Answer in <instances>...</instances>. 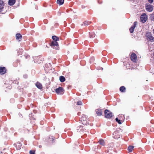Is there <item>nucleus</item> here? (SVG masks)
<instances>
[{"instance_id": "f257e3e1", "label": "nucleus", "mask_w": 154, "mask_h": 154, "mask_svg": "<svg viewBox=\"0 0 154 154\" xmlns=\"http://www.w3.org/2000/svg\"><path fill=\"white\" fill-rule=\"evenodd\" d=\"M52 38L54 41L51 42L50 46L53 48L57 50L59 48V45L57 41L59 40V38L58 37L54 35L52 36Z\"/></svg>"}, {"instance_id": "f03ea898", "label": "nucleus", "mask_w": 154, "mask_h": 154, "mask_svg": "<svg viewBox=\"0 0 154 154\" xmlns=\"http://www.w3.org/2000/svg\"><path fill=\"white\" fill-rule=\"evenodd\" d=\"M112 135L113 137L116 139H118L119 138H120L121 137L119 131H116L114 132Z\"/></svg>"}, {"instance_id": "7ed1b4c3", "label": "nucleus", "mask_w": 154, "mask_h": 154, "mask_svg": "<svg viewBox=\"0 0 154 154\" xmlns=\"http://www.w3.org/2000/svg\"><path fill=\"white\" fill-rule=\"evenodd\" d=\"M146 8L147 11L152 12L153 9V6L149 4H147L146 5Z\"/></svg>"}, {"instance_id": "20e7f679", "label": "nucleus", "mask_w": 154, "mask_h": 154, "mask_svg": "<svg viewBox=\"0 0 154 154\" xmlns=\"http://www.w3.org/2000/svg\"><path fill=\"white\" fill-rule=\"evenodd\" d=\"M147 19V17L145 13L142 14L140 17V20L143 23L145 22Z\"/></svg>"}, {"instance_id": "39448f33", "label": "nucleus", "mask_w": 154, "mask_h": 154, "mask_svg": "<svg viewBox=\"0 0 154 154\" xmlns=\"http://www.w3.org/2000/svg\"><path fill=\"white\" fill-rule=\"evenodd\" d=\"M55 91L58 94H62L64 93V90L62 87H60L55 89Z\"/></svg>"}, {"instance_id": "423d86ee", "label": "nucleus", "mask_w": 154, "mask_h": 154, "mask_svg": "<svg viewBox=\"0 0 154 154\" xmlns=\"http://www.w3.org/2000/svg\"><path fill=\"white\" fill-rule=\"evenodd\" d=\"M81 121L82 122V123L84 125H86L87 123V118L84 115H82L81 119Z\"/></svg>"}, {"instance_id": "0eeeda50", "label": "nucleus", "mask_w": 154, "mask_h": 154, "mask_svg": "<svg viewBox=\"0 0 154 154\" xmlns=\"http://www.w3.org/2000/svg\"><path fill=\"white\" fill-rule=\"evenodd\" d=\"M5 3L2 0H0V13L2 12L4 8Z\"/></svg>"}, {"instance_id": "6e6552de", "label": "nucleus", "mask_w": 154, "mask_h": 154, "mask_svg": "<svg viewBox=\"0 0 154 154\" xmlns=\"http://www.w3.org/2000/svg\"><path fill=\"white\" fill-rule=\"evenodd\" d=\"M131 60L134 62H136L137 60V56L134 53H132L131 57Z\"/></svg>"}, {"instance_id": "1a4fd4ad", "label": "nucleus", "mask_w": 154, "mask_h": 154, "mask_svg": "<svg viewBox=\"0 0 154 154\" xmlns=\"http://www.w3.org/2000/svg\"><path fill=\"white\" fill-rule=\"evenodd\" d=\"M112 117V113L106 109V118H110Z\"/></svg>"}, {"instance_id": "9d476101", "label": "nucleus", "mask_w": 154, "mask_h": 154, "mask_svg": "<svg viewBox=\"0 0 154 154\" xmlns=\"http://www.w3.org/2000/svg\"><path fill=\"white\" fill-rule=\"evenodd\" d=\"M6 72V69L5 67L0 68V73L2 74H5Z\"/></svg>"}, {"instance_id": "9b49d317", "label": "nucleus", "mask_w": 154, "mask_h": 154, "mask_svg": "<svg viewBox=\"0 0 154 154\" xmlns=\"http://www.w3.org/2000/svg\"><path fill=\"white\" fill-rule=\"evenodd\" d=\"M22 145L20 142H17L15 145V146L17 150H19L21 149Z\"/></svg>"}, {"instance_id": "f8f14e48", "label": "nucleus", "mask_w": 154, "mask_h": 154, "mask_svg": "<svg viewBox=\"0 0 154 154\" xmlns=\"http://www.w3.org/2000/svg\"><path fill=\"white\" fill-rule=\"evenodd\" d=\"M77 129L79 130H80V131H79V132L80 131L82 132H84V131H85V130H86L85 128H83V127L82 126H79L77 128Z\"/></svg>"}, {"instance_id": "ddd939ff", "label": "nucleus", "mask_w": 154, "mask_h": 154, "mask_svg": "<svg viewBox=\"0 0 154 154\" xmlns=\"http://www.w3.org/2000/svg\"><path fill=\"white\" fill-rule=\"evenodd\" d=\"M147 37L148 39H149L150 41H152L154 39V38L149 33L147 34Z\"/></svg>"}, {"instance_id": "4468645a", "label": "nucleus", "mask_w": 154, "mask_h": 154, "mask_svg": "<svg viewBox=\"0 0 154 154\" xmlns=\"http://www.w3.org/2000/svg\"><path fill=\"white\" fill-rule=\"evenodd\" d=\"M95 111L96 114L98 116H100L102 115L101 110L100 109H97Z\"/></svg>"}, {"instance_id": "2eb2a0df", "label": "nucleus", "mask_w": 154, "mask_h": 154, "mask_svg": "<svg viewBox=\"0 0 154 154\" xmlns=\"http://www.w3.org/2000/svg\"><path fill=\"white\" fill-rule=\"evenodd\" d=\"M15 0H9L8 4L10 5H13L15 4Z\"/></svg>"}, {"instance_id": "dca6fc26", "label": "nucleus", "mask_w": 154, "mask_h": 154, "mask_svg": "<svg viewBox=\"0 0 154 154\" xmlns=\"http://www.w3.org/2000/svg\"><path fill=\"white\" fill-rule=\"evenodd\" d=\"M110 146L109 144L107 146L108 147H107V148L109 149H108L107 150L108 152L112 151V147L113 145L112 144L110 145Z\"/></svg>"}, {"instance_id": "f3484780", "label": "nucleus", "mask_w": 154, "mask_h": 154, "mask_svg": "<svg viewBox=\"0 0 154 154\" xmlns=\"http://www.w3.org/2000/svg\"><path fill=\"white\" fill-rule=\"evenodd\" d=\"M35 85L39 89L42 88V84L39 82H37L35 84Z\"/></svg>"}, {"instance_id": "a211bd4d", "label": "nucleus", "mask_w": 154, "mask_h": 154, "mask_svg": "<svg viewBox=\"0 0 154 154\" xmlns=\"http://www.w3.org/2000/svg\"><path fill=\"white\" fill-rule=\"evenodd\" d=\"M99 142L100 144L102 145L105 146V142L102 139H100L99 140Z\"/></svg>"}, {"instance_id": "6ab92c4d", "label": "nucleus", "mask_w": 154, "mask_h": 154, "mask_svg": "<svg viewBox=\"0 0 154 154\" xmlns=\"http://www.w3.org/2000/svg\"><path fill=\"white\" fill-rule=\"evenodd\" d=\"M59 79L60 82H64L65 80V77L62 76H60L59 78Z\"/></svg>"}, {"instance_id": "aec40b11", "label": "nucleus", "mask_w": 154, "mask_h": 154, "mask_svg": "<svg viewBox=\"0 0 154 154\" xmlns=\"http://www.w3.org/2000/svg\"><path fill=\"white\" fill-rule=\"evenodd\" d=\"M64 0H57V3L60 5H62L64 3Z\"/></svg>"}, {"instance_id": "412c9836", "label": "nucleus", "mask_w": 154, "mask_h": 154, "mask_svg": "<svg viewBox=\"0 0 154 154\" xmlns=\"http://www.w3.org/2000/svg\"><path fill=\"white\" fill-rule=\"evenodd\" d=\"M16 37L17 39H20L22 38V35L20 34L17 33L16 34Z\"/></svg>"}, {"instance_id": "4be33fe9", "label": "nucleus", "mask_w": 154, "mask_h": 154, "mask_svg": "<svg viewBox=\"0 0 154 154\" xmlns=\"http://www.w3.org/2000/svg\"><path fill=\"white\" fill-rule=\"evenodd\" d=\"M90 36L91 38H93L95 37V34L93 32H90L89 33Z\"/></svg>"}, {"instance_id": "5701e85b", "label": "nucleus", "mask_w": 154, "mask_h": 154, "mask_svg": "<svg viewBox=\"0 0 154 154\" xmlns=\"http://www.w3.org/2000/svg\"><path fill=\"white\" fill-rule=\"evenodd\" d=\"M134 148V146H129L128 147V150L129 151V152H131L132 151L133 149Z\"/></svg>"}, {"instance_id": "b1692460", "label": "nucleus", "mask_w": 154, "mask_h": 154, "mask_svg": "<svg viewBox=\"0 0 154 154\" xmlns=\"http://www.w3.org/2000/svg\"><path fill=\"white\" fill-rule=\"evenodd\" d=\"M125 88L124 86H122L120 88V90L122 92H124L125 91Z\"/></svg>"}, {"instance_id": "393cba45", "label": "nucleus", "mask_w": 154, "mask_h": 154, "mask_svg": "<svg viewBox=\"0 0 154 154\" xmlns=\"http://www.w3.org/2000/svg\"><path fill=\"white\" fill-rule=\"evenodd\" d=\"M91 23V22L90 21H85L84 23V24L85 26H87L90 23Z\"/></svg>"}, {"instance_id": "a878e982", "label": "nucleus", "mask_w": 154, "mask_h": 154, "mask_svg": "<svg viewBox=\"0 0 154 154\" xmlns=\"http://www.w3.org/2000/svg\"><path fill=\"white\" fill-rule=\"evenodd\" d=\"M150 17L152 20L154 21V13L150 15Z\"/></svg>"}, {"instance_id": "bb28decb", "label": "nucleus", "mask_w": 154, "mask_h": 154, "mask_svg": "<svg viewBox=\"0 0 154 154\" xmlns=\"http://www.w3.org/2000/svg\"><path fill=\"white\" fill-rule=\"evenodd\" d=\"M134 28V26H132L130 29L129 30L131 33H132L133 32Z\"/></svg>"}, {"instance_id": "cd10ccee", "label": "nucleus", "mask_w": 154, "mask_h": 154, "mask_svg": "<svg viewBox=\"0 0 154 154\" xmlns=\"http://www.w3.org/2000/svg\"><path fill=\"white\" fill-rule=\"evenodd\" d=\"M116 121L118 122L119 124H121L122 123L120 120L118 118H116Z\"/></svg>"}, {"instance_id": "c85d7f7f", "label": "nucleus", "mask_w": 154, "mask_h": 154, "mask_svg": "<svg viewBox=\"0 0 154 154\" xmlns=\"http://www.w3.org/2000/svg\"><path fill=\"white\" fill-rule=\"evenodd\" d=\"M82 103L81 101H79L77 102V105H82Z\"/></svg>"}, {"instance_id": "c756f323", "label": "nucleus", "mask_w": 154, "mask_h": 154, "mask_svg": "<svg viewBox=\"0 0 154 154\" xmlns=\"http://www.w3.org/2000/svg\"><path fill=\"white\" fill-rule=\"evenodd\" d=\"M29 154H35V152L34 151H32V150H30L29 151Z\"/></svg>"}, {"instance_id": "7c9ffc66", "label": "nucleus", "mask_w": 154, "mask_h": 154, "mask_svg": "<svg viewBox=\"0 0 154 154\" xmlns=\"http://www.w3.org/2000/svg\"><path fill=\"white\" fill-rule=\"evenodd\" d=\"M148 2L150 3H152L153 1V0H148Z\"/></svg>"}, {"instance_id": "2f4dec72", "label": "nucleus", "mask_w": 154, "mask_h": 154, "mask_svg": "<svg viewBox=\"0 0 154 154\" xmlns=\"http://www.w3.org/2000/svg\"><path fill=\"white\" fill-rule=\"evenodd\" d=\"M23 77L25 78H26L27 77V75L26 74H25L23 75Z\"/></svg>"}, {"instance_id": "473e14b6", "label": "nucleus", "mask_w": 154, "mask_h": 154, "mask_svg": "<svg viewBox=\"0 0 154 154\" xmlns=\"http://www.w3.org/2000/svg\"><path fill=\"white\" fill-rule=\"evenodd\" d=\"M137 22H135L134 23V24L133 26H134V27H135L136 25L137 24Z\"/></svg>"}, {"instance_id": "72a5a7b5", "label": "nucleus", "mask_w": 154, "mask_h": 154, "mask_svg": "<svg viewBox=\"0 0 154 154\" xmlns=\"http://www.w3.org/2000/svg\"><path fill=\"white\" fill-rule=\"evenodd\" d=\"M51 138H50V139H52V141L53 142V141L54 140V137H52L51 136Z\"/></svg>"}, {"instance_id": "f704fd0d", "label": "nucleus", "mask_w": 154, "mask_h": 154, "mask_svg": "<svg viewBox=\"0 0 154 154\" xmlns=\"http://www.w3.org/2000/svg\"><path fill=\"white\" fill-rule=\"evenodd\" d=\"M104 116H105V118H106V109H105L104 111Z\"/></svg>"}, {"instance_id": "c9c22d12", "label": "nucleus", "mask_w": 154, "mask_h": 154, "mask_svg": "<svg viewBox=\"0 0 154 154\" xmlns=\"http://www.w3.org/2000/svg\"><path fill=\"white\" fill-rule=\"evenodd\" d=\"M39 147L40 148H41L42 147V146L40 145L39 146Z\"/></svg>"}, {"instance_id": "e433bc0d", "label": "nucleus", "mask_w": 154, "mask_h": 154, "mask_svg": "<svg viewBox=\"0 0 154 154\" xmlns=\"http://www.w3.org/2000/svg\"><path fill=\"white\" fill-rule=\"evenodd\" d=\"M100 69H101L102 70H103V68H102V67H100Z\"/></svg>"}, {"instance_id": "4c0bfd02", "label": "nucleus", "mask_w": 154, "mask_h": 154, "mask_svg": "<svg viewBox=\"0 0 154 154\" xmlns=\"http://www.w3.org/2000/svg\"><path fill=\"white\" fill-rule=\"evenodd\" d=\"M153 33H154V29L153 30Z\"/></svg>"}]
</instances>
